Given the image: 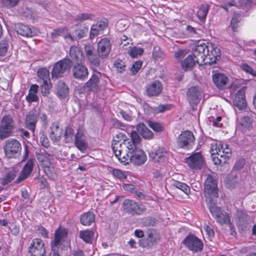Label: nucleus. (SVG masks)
Returning a JSON list of instances; mask_svg holds the SVG:
<instances>
[{
  "mask_svg": "<svg viewBox=\"0 0 256 256\" xmlns=\"http://www.w3.org/2000/svg\"><path fill=\"white\" fill-rule=\"evenodd\" d=\"M204 231L206 232L209 238H212L214 236V233L212 227L206 224L204 227Z\"/></svg>",
  "mask_w": 256,
  "mask_h": 256,
  "instance_id": "55",
  "label": "nucleus"
},
{
  "mask_svg": "<svg viewBox=\"0 0 256 256\" xmlns=\"http://www.w3.org/2000/svg\"><path fill=\"white\" fill-rule=\"evenodd\" d=\"M9 42L8 40L4 39L0 42V56H4L8 52Z\"/></svg>",
  "mask_w": 256,
  "mask_h": 256,
  "instance_id": "42",
  "label": "nucleus"
},
{
  "mask_svg": "<svg viewBox=\"0 0 256 256\" xmlns=\"http://www.w3.org/2000/svg\"><path fill=\"white\" fill-rule=\"evenodd\" d=\"M123 188L125 190L131 192L134 191L135 188V186L134 185L132 184H124Z\"/></svg>",
  "mask_w": 256,
  "mask_h": 256,
  "instance_id": "61",
  "label": "nucleus"
},
{
  "mask_svg": "<svg viewBox=\"0 0 256 256\" xmlns=\"http://www.w3.org/2000/svg\"><path fill=\"white\" fill-rule=\"evenodd\" d=\"M185 162L192 169L200 170L202 168L204 160L200 152H196L186 158Z\"/></svg>",
  "mask_w": 256,
  "mask_h": 256,
  "instance_id": "16",
  "label": "nucleus"
},
{
  "mask_svg": "<svg viewBox=\"0 0 256 256\" xmlns=\"http://www.w3.org/2000/svg\"><path fill=\"white\" fill-rule=\"evenodd\" d=\"M184 244L188 248L194 252H201L203 248L202 242L197 237L188 236L184 240Z\"/></svg>",
  "mask_w": 256,
  "mask_h": 256,
  "instance_id": "13",
  "label": "nucleus"
},
{
  "mask_svg": "<svg viewBox=\"0 0 256 256\" xmlns=\"http://www.w3.org/2000/svg\"><path fill=\"white\" fill-rule=\"evenodd\" d=\"M144 52V50L139 47H129L128 53L132 58H136L138 56H141Z\"/></svg>",
  "mask_w": 256,
  "mask_h": 256,
  "instance_id": "40",
  "label": "nucleus"
},
{
  "mask_svg": "<svg viewBox=\"0 0 256 256\" xmlns=\"http://www.w3.org/2000/svg\"><path fill=\"white\" fill-rule=\"evenodd\" d=\"M74 130L70 127H67L65 129L64 136L66 142H68L72 139Z\"/></svg>",
  "mask_w": 256,
  "mask_h": 256,
  "instance_id": "48",
  "label": "nucleus"
},
{
  "mask_svg": "<svg viewBox=\"0 0 256 256\" xmlns=\"http://www.w3.org/2000/svg\"><path fill=\"white\" fill-rule=\"evenodd\" d=\"M172 186L176 188L181 190L187 195H188L190 192V187L184 182L174 180L172 183Z\"/></svg>",
  "mask_w": 256,
  "mask_h": 256,
  "instance_id": "38",
  "label": "nucleus"
},
{
  "mask_svg": "<svg viewBox=\"0 0 256 256\" xmlns=\"http://www.w3.org/2000/svg\"><path fill=\"white\" fill-rule=\"evenodd\" d=\"M29 252L32 256H44L46 248L44 242L40 238L33 239L29 247Z\"/></svg>",
  "mask_w": 256,
  "mask_h": 256,
  "instance_id": "14",
  "label": "nucleus"
},
{
  "mask_svg": "<svg viewBox=\"0 0 256 256\" xmlns=\"http://www.w3.org/2000/svg\"><path fill=\"white\" fill-rule=\"evenodd\" d=\"M220 56V50L215 44L200 43L196 46L193 54H189L181 62V65L186 70L191 69L196 63L199 65L214 64Z\"/></svg>",
  "mask_w": 256,
  "mask_h": 256,
  "instance_id": "2",
  "label": "nucleus"
},
{
  "mask_svg": "<svg viewBox=\"0 0 256 256\" xmlns=\"http://www.w3.org/2000/svg\"><path fill=\"white\" fill-rule=\"evenodd\" d=\"M124 209L127 212L133 214H140L146 210L145 206L142 204H138L132 200H125L122 204Z\"/></svg>",
  "mask_w": 256,
  "mask_h": 256,
  "instance_id": "11",
  "label": "nucleus"
},
{
  "mask_svg": "<svg viewBox=\"0 0 256 256\" xmlns=\"http://www.w3.org/2000/svg\"><path fill=\"white\" fill-rule=\"evenodd\" d=\"M87 58L89 62L94 66L97 67L100 65V60L94 53L88 56Z\"/></svg>",
  "mask_w": 256,
  "mask_h": 256,
  "instance_id": "46",
  "label": "nucleus"
},
{
  "mask_svg": "<svg viewBox=\"0 0 256 256\" xmlns=\"http://www.w3.org/2000/svg\"><path fill=\"white\" fill-rule=\"evenodd\" d=\"M38 232L45 238L48 237V232L44 227H40L38 230Z\"/></svg>",
  "mask_w": 256,
  "mask_h": 256,
  "instance_id": "64",
  "label": "nucleus"
},
{
  "mask_svg": "<svg viewBox=\"0 0 256 256\" xmlns=\"http://www.w3.org/2000/svg\"><path fill=\"white\" fill-rule=\"evenodd\" d=\"M40 142L44 148H48L49 146L48 138L44 134L40 136Z\"/></svg>",
  "mask_w": 256,
  "mask_h": 256,
  "instance_id": "57",
  "label": "nucleus"
},
{
  "mask_svg": "<svg viewBox=\"0 0 256 256\" xmlns=\"http://www.w3.org/2000/svg\"><path fill=\"white\" fill-rule=\"evenodd\" d=\"M37 74L42 82V92L44 95H46L50 88V72L46 68H40L38 70Z\"/></svg>",
  "mask_w": 256,
  "mask_h": 256,
  "instance_id": "15",
  "label": "nucleus"
},
{
  "mask_svg": "<svg viewBox=\"0 0 256 256\" xmlns=\"http://www.w3.org/2000/svg\"><path fill=\"white\" fill-rule=\"evenodd\" d=\"M58 96L62 98H66L69 94V89L67 86L62 81H59L56 88Z\"/></svg>",
  "mask_w": 256,
  "mask_h": 256,
  "instance_id": "31",
  "label": "nucleus"
},
{
  "mask_svg": "<svg viewBox=\"0 0 256 256\" xmlns=\"http://www.w3.org/2000/svg\"><path fill=\"white\" fill-rule=\"evenodd\" d=\"M37 158L46 174L50 178L54 179L56 174L52 166V156L44 150L37 154Z\"/></svg>",
  "mask_w": 256,
  "mask_h": 256,
  "instance_id": "5",
  "label": "nucleus"
},
{
  "mask_svg": "<svg viewBox=\"0 0 256 256\" xmlns=\"http://www.w3.org/2000/svg\"><path fill=\"white\" fill-rule=\"evenodd\" d=\"M14 128V121L10 116H4L0 126V136L2 138L10 136Z\"/></svg>",
  "mask_w": 256,
  "mask_h": 256,
  "instance_id": "9",
  "label": "nucleus"
},
{
  "mask_svg": "<svg viewBox=\"0 0 256 256\" xmlns=\"http://www.w3.org/2000/svg\"><path fill=\"white\" fill-rule=\"evenodd\" d=\"M162 84L158 80H154L147 84L146 87V90L148 96H156L162 91Z\"/></svg>",
  "mask_w": 256,
  "mask_h": 256,
  "instance_id": "22",
  "label": "nucleus"
},
{
  "mask_svg": "<svg viewBox=\"0 0 256 256\" xmlns=\"http://www.w3.org/2000/svg\"><path fill=\"white\" fill-rule=\"evenodd\" d=\"M122 134H118L114 138L112 146L115 156L124 164L129 162L136 165H141L145 162L147 158L144 152L140 148L141 138L135 131L130 134V138H125Z\"/></svg>",
  "mask_w": 256,
  "mask_h": 256,
  "instance_id": "1",
  "label": "nucleus"
},
{
  "mask_svg": "<svg viewBox=\"0 0 256 256\" xmlns=\"http://www.w3.org/2000/svg\"><path fill=\"white\" fill-rule=\"evenodd\" d=\"M202 94V90L198 86H192L190 88L186 94L190 103L196 104L198 102Z\"/></svg>",
  "mask_w": 256,
  "mask_h": 256,
  "instance_id": "24",
  "label": "nucleus"
},
{
  "mask_svg": "<svg viewBox=\"0 0 256 256\" xmlns=\"http://www.w3.org/2000/svg\"><path fill=\"white\" fill-rule=\"evenodd\" d=\"M74 145L82 152H84L88 147V143L84 135V130L79 128L74 136Z\"/></svg>",
  "mask_w": 256,
  "mask_h": 256,
  "instance_id": "18",
  "label": "nucleus"
},
{
  "mask_svg": "<svg viewBox=\"0 0 256 256\" xmlns=\"http://www.w3.org/2000/svg\"><path fill=\"white\" fill-rule=\"evenodd\" d=\"M186 54V52L185 50H178L177 52H176L174 56L178 60H180Z\"/></svg>",
  "mask_w": 256,
  "mask_h": 256,
  "instance_id": "56",
  "label": "nucleus"
},
{
  "mask_svg": "<svg viewBox=\"0 0 256 256\" xmlns=\"http://www.w3.org/2000/svg\"><path fill=\"white\" fill-rule=\"evenodd\" d=\"M120 113L122 118L130 122L132 120V117L130 114L126 113L124 111H122Z\"/></svg>",
  "mask_w": 256,
  "mask_h": 256,
  "instance_id": "63",
  "label": "nucleus"
},
{
  "mask_svg": "<svg viewBox=\"0 0 256 256\" xmlns=\"http://www.w3.org/2000/svg\"><path fill=\"white\" fill-rule=\"evenodd\" d=\"M19 1L20 0H2V4L8 8L14 7Z\"/></svg>",
  "mask_w": 256,
  "mask_h": 256,
  "instance_id": "54",
  "label": "nucleus"
},
{
  "mask_svg": "<svg viewBox=\"0 0 256 256\" xmlns=\"http://www.w3.org/2000/svg\"><path fill=\"white\" fill-rule=\"evenodd\" d=\"M137 129L138 132L144 138H152L154 136L153 132L144 124H139Z\"/></svg>",
  "mask_w": 256,
  "mask_h": 256,
  "instance_id": "35",
  "label": "nucleus"
},
{
  "mask_svg": "<svg viewBox=\"0 0 256 256\" xmlns=\"http://www.w3.org/2000/svg\"><path fill=\"white\" fill-rule=\"evenodd\" d=\"M79 236L86 242L90 243L94 238V232L90 230H81L80 232Z\"/></svg>",
  "mask_w": 256,
  "mask_h": 256,
  "instance_id": "37",
  "label": "nucleus"
},
{
  "mask_svg": "<svg viewBox=\"0 0 256 256\" xmlns=\"http://www.w3.org/2000/svg\"><path fill=\"white\" fill-rule=\"evenodd\" d=\"M234 104L240 109H244L246 106L245 100V90L244 88L238 90L233 98Z\"/></svg>",
  "mask_w": 256,
  "mask_h": 256,
  "instance_id": "25",
  "label": "nucleus"
},
{
  "mask_svg": "<svg viewBox=\"0 0 256 256\" xmlns=\"http://www.w3.org/2000/svg\"><path fill=\"white\" fill-rule=\"evenodd\" d=\"M71 66V60L69 58H64L57 62L54 66L52 72V78H58L64 76L66 71Z\"/></svg>",
  "mask_w": 256,
  "mask_h": 256,
  "instance_id": "10",
  "label": "nucleus"
},
{
  "mask_svg": "<svg viewBox=\"0 0 256 256\" xmlns=\"http://www.w3.org/2000/svg\"><path fill=\"white\" fill-rule=\"evenodd\" d=\"M240 21V17H232V18L231 20V27L234 32L237 31V28L238 26Z\"/></svg>",
  "mask_w": 256,
  "mask_h": 256,
  "instance_id": "51",
  "label": "nucleus"
},
{
  "mask_svg": "<svg viewBox=\"0 0 256 256\" xmlns=\"http://www.w3.org/2000/svg\"><path fill=\"white\" fill-rule=\"evenodd\" d=\"M68 232L64 228H59L54 234V240L52 244V250L53 256H60L58 249L63 246H68L67 240Z\"/></svg>",
  "mask_w": 256,
  "mask_h": 256,
  "instance_id": "4",
  "label": "nucleus"
},
{
  "mask_svg": "<svg viewBox=\"0 0 256 256\" xmlns=\"http://www.w3.org/2000/svg\"><path fill=\"white\" fill-rule=\"evenodd\" d=\"M14 179V177L12 174H8L4 178L2 184L4 185L7 184Z\"/></svg>",
  "mask_w": 256,
  "mask_h": 256,
  "instance_id": "58",
  "label": "nucleus"
},
{
  "mask_svg": "<svg viewBox=\"0 0 256 256\" xmlns=\"http://www.w3.org/2000/svg\"><path fill=\"white\" fill-rule=\"evenodd\" d=\"M34 166V162L32 160H30L26 163L23 168L18 178L17 179L18 182L26 179L30 174Z\"/></svg>",
  "mask_w": 256,
  "mask_h": 256,
  "instance_id": "27",
  "label": "nucleus"
},
{
  "mask_svg": "<svg viewBox=\"0 0 256 256\" xmlns=\"http://www.w3.org/2000/svg\"><path fill=\"white\" fill-rule=\"evenodd\" d=\"M95 219L94 214L91 212H86L81 216L80 222L84 226H90Z\"/></svg>",
  "mask_w": 256,
  "mask_h": 256,
  "instance_id": "36",
  "label": "nucleus"
},
{
  "mask_svg": "<svg viewBox=\"0 0 256 256\" xmlns=\"http://www.w3.org/2000/svg\"><path fill=\"white\" fill-rule=\"evenodd\" d=\"M160 236L154 230H150L147 232L145 240H141L140 246L142 247L152 246L160 240Z\"/></svg>",
  "mask_w": 256,
  "mask_h": 256,
  "instance_id": "19",
  "label": "nucleus"
},
{
  "mask_svg": "<svg viewBox=\"0 0 256 256\" xmlns=\"http://www.w3.org/2000/svg\"><path fill=\"white\" fill-rule=\"evenodd\" d=\"M38 118L40 120L43 125H47V116L46 113L39 108L30 111L26 116L25 120L26 128L32 132H34Z\"/></svg>",
  "mask_w": 256,
  "mask_h": 256,
  "instance_id": "3",
  "label": "nucleus"
},
{
  "mask_svg": "<svg viewBox=\"0 0 256 256\" xmlns=\"http://www.w3.org/2000/svg\"><path fill=\"white\" fill-rule=\"evenodd\" d=\"M72 74L75 78L79 80H84L88 77V72L86 66L78 64L74 66Z\"/></svg>",
  "mask_w": 256,
  "mask_h": 256,
  "instance_id": "23",
  "label": "nucleus"
},
{
  "mask_svg": "<svg viewBox=\"0 0 256 256\" xmlns=\"http://www.w3.org/2000/svg\"><path fill=\"white\" fill-rule=\"evenodd\" d=\"M108 20L104 18L98 20L96 24L92 25L90 32V36L92 38L98 34H101L102 32L108 27Z\"/></svg>",
  "mask_w": 256,
  "mask_h": 256,
  "instance_id": "21",
  "label": "nucleus"
},
{
  "mask_svg": "<svg viewBox=\"0 0 256 256\" xmlns=\"http://www.w3.org/2000/svg\"><path fill=\"white\" fill-rule=\"evenodd\" d=\"M112 124L114 127L123 130L124 128V126L117 120H112Z\"/></svg>",
  "mask_w": 256,
  "mask_h": 256,
  "instance_id": "60",
  "label": "nucleus"
},
{
  "mask_svg": "<svg viewBox=\"0 0 256 256\" xmlns=\"http://www.w3.org/2000/svg\"><path fill=\"white\" fill-rule=\"evenodd\" d=\"M204 194L208 198H216L218 196L217 180L214 174H208L204 182Z\"/></svg>",
  "mask_w": 256,
  "mask_h": 256,
  "instance_id": "6",
  "label": "nucleus"
},
{
  "mask_svg": "<svg viewBox=\"0 0 256 256\" xmlns=\"http://www.w3.org/2000/svg\"><path fill=\"white\" fill-rule=\"evenodd\" d=\"M38 86L36 84L32 85L28 92V95L26 97L27 101L29 102H32L37 101L38 96H37Z\"/></svg>",
  "mask_w": 256,
  "mask_h": 256,
  "instance_id": "34",
  "label": "nucleus"
},
{
  "mask_svg": "<svg viewBox=\"0 0 256 256\" xmlns=\"http://www.w3.org/2000/svg\"><path fill=\"white\" fill-rule=\"evenodd\" d=\"M50 128V136L51 140L56 142L60 141L62 134V130L59 127L58 123L53 122Z\"/></svg>",
  "mask_w": 256,
  "mask_h": 256,
  "instance_id": "26",
  "label": "nucleus"
},
{
  "mask_svg": "<svg viewBox=\"0 0 256 256\" xmlns=\"http://www.w3.org/2000/svg\"><path fill=\"white\" fill-rule=\"evenodd\" d=\"M102 76V74L99 72H94L90 80L85 84V87L90 90H97L100 87Z\"/></svg>",
  "mask_w": 256,
  "mask_h": 256,
  "instance_id": "20",
  "label": "nucleus"
},
{
  "mask_svg": "<svg viewBox=\"0 0 256 256\" xmlns=\"http://www.w3.org/2000/svg\"><path fill=\"white\" fill-rule=\"evenodd\" d=\"M70 54L74 62L79 63L83 61L84 57L80 48L75 46H72L70 50Z\"/></svg>",
  "mask_w": 256,
  "mask_h": 256,
  "instance_id": "29",
  "label": "nucleus"
},
{
  "mask_svg": "<svg viewBox=\"0 0 256 256\" xmlns=\"http://www.w3.org/2000/svg\"><path fill=\"white\" fill-rule=\"evenodd\" d=\"M168 154V150L163 147H159L155 152L150 153V156L155 162H160L161 159Z\"/></svg>",
  "mask_w": 256,
  "mask_h": 256,
  "instance_id": "33",
  "label": "nucleus"
},
{
  "mask_svg": "<svg viewBox=\"0 0 256 256\" xmlns=\"http://www.w3.org/2000/svg\"><path fill=\"white\" fill-rule=\"evenodd\" d=\"M240 68L246 73L250 74L254 77H256V70L253 69L248 64L246 63L242 64Z\"/></svg>",
  "mask_w": 256,
  "mask_h": 256,
  "instance_id": "44",
  "label": "nucleus"
},
{
  "mask_svg": "<svg viewBox=\"0 0 256 256\" xmlns=\"http://www.w3.org/2000/svg\"><path fill=\"white\" fill-rule=\"evenodd\" d=\"M208 11V7L207 4H202L198 12V16H206Z\"/></svg>",
  "mask_w": 256,
  "mask_h": 256,
  "instance_id": "53",
  "label": "nucleus"
},
{
  "mask_svg": "<svg viewBox=\"0 0 256 256\" xmlns=\"http://www.w3.org/2000/svg\"><path fill=\"white\" fill-rule=\"evenodd\" d=\"M14 28L18 34L23 36L32 37L34 35L30 28L22 24H15Z\"/></svg>",
  "mask_w": 256,
  "mask_h": 256,
  "instance_id": "28",
  "label": "nucleus"
},
{
  "mask_svg": "<svg viewBox=\"0 0 256 256\" xmlns=\"http://www.w3.org/2000/svg\"><path fill=\"white\" fill-rule=\"evenodd\" d=\"M4 152L8 158H14L21 152L22 146L20 142L16 139L10 138L6 141Z\"/></svg>",
  "mask_w": 256,
  "mask_h": 256,
  "instance_id": "7",
  "label": "nucleus"
},
{
  "mask_svg": "<svg viewBox=\"0 0 256 256\" xmlns=\"http://www.w3.org/2000/svg\"><path fill=\"white\" fill-rule=\"evenodd\" d=\"M10 230L12 234L16 236L19 233V228L15 225H11L10 227Z\"/></svg>",
  "mask_w": 256,
  "mask_h": 256,
  "instance_id": "62",
  "label": "nucleus"
},
{
  "mask_svg": "<svg viewBox=\"0 0 256 256\" xmlns=\"http://www.w3.org/2000/svg\"><path fill=\"white\" fill-rule=\"evenodd\" d=\"M218 218L221 220L220 222H216L220 224H228L230 220L229 216L224 211L218 215Z\"/></svg>",
  "mask_w": 256,
  "mask_h": 256,
  "instance_id": "47",
  "label": "nucleus"
},
{
  "mask_svg": "<svg viewBox=\"0 0 256 256\" xmlns=\"http://www.w3.org/2000/svg\"><path fill=\"white\" fill-rule=\"evenodd\" d=\"M148 125L150 128L156 132H160L164 130V126L158 122L148 121Z\"/></svg>",
  "mask_w": 256,
  "mask_h": 256,
  "instance_id": "41",
  "label": "nucleus"
},
{
  "mask_svg": "<svg viewBox=\"0 0 256 256\" xmlns=\"http://www.w3.org/2000/svg\"><path fill=\"white\" fill-rule=\"evenodd\" d=\"M194 137L190 131L182 132L178 138V146L184 149H190L194 144Z\"/></svg>",
  "mask_w": 256,
  "mask_h": 256,
  "instance_id": "12",
  "label": "nucleus"
},
{
  "mask_svg": "<svg viewBox=\"0 0 256 256\" xmlns=\"http://www.w3.org/2000/svg\"><path fill=\"white\" fill-rule=\"evenodd\" d=\"M142 66V62L139 60L136 62L130 68V72L132 74H136L140 70Z\"/></svg>",
  "mask_w": 256,
  "mask_h": 256,
  "instance_id": "52",
  "label": "nucleus"
},
{
  "mask_svg": "<svg viewBox=\"0 0 256 256\" xmlns=\"http://www.w3.org/2000/svg\"><path fill=\"white\" fill-rule=\"evenodd\" d=\"M94 48L92 45L90 44H86L84 46V50L86 55V56L90 54H94Z\"/></svg>",
  "mask_w": 256,
  "mask_h": 256,
  "instance_id": "59",
  "label": "nucleus"
},
{
  "mask_svg": "<svg viewBox=\"0 0 256 256\" xmlns=\"http://www.w3.org/2000/svg\"><path fill=\"white\" fill-rule=\"evenodd\" d=\"M112 172L115 178L120 180L126 179L128 176L126 172H123L119 169H114Z\"/></svg>",
  "mask_w": 256,
  "mask_h": 256,
  "instance_id": "43",
  "label": "nucleus"
},
{
  "mask_svg": "<svg viewBox=\"0 0 256 256\" xmlns=\"http://www.w3.org/2000/svg\"><path fill=\"white\" fill-rule=\"evenodd\" d=\"M228 78L224 74L216 73L212 76V81L215 85L219 88H222L226 86Z\"/></svg>",
  "mask_w": 256,
  "mask_h": 256,
  "instance_id": "30",
  "label": "nucleus"
},
{
  "mask_svg": "<svg viewBox=\"0 0 256 256\" xmlns=\"http://www.w3.org/2000/svg\"><path fill=\"white\" fill-rule=\"evenodd\" d=\"M114 66L117 68L120 72H122L125 70V64L124 62L121 60H116L114 62Z\"/></svg>",
  "mask_w": 256,
  "mask_h": 256,
  "instance_id": "49",
  "label": "nucleus"
},
{
  "mask_svg": "<svg viewBox=\"0 0 256 256\" xmlns=\"http://www.w3.org/2000/svg\"><path fill=\"white\" fill-rule=\"evenodd\" d=\"M18 14L24 16H30L33 14V12L31 8L26 6H23L18 9Z\"/></svg>",
  "mask_w": 256,
  "mask_h": 256,
  "instance_id": "45",
  "label": "nucleus"
},
{
  "mask_svg": "<svg viewBox=\"0 0 256 256\" xmlns=\"http://www.w3.org/2000/svg\"><path fill=\"white\" fill-rule=\"evenodd\" d=\"M240 125L244 128H248L252 124V120L249 116H244L241 118Z\"/></svg>",
  "mask_w": 256,
  "mask_h": 256,
  "instance_id": "50",
  "label": "nucleus"
},
{
  "mask_svg": "<svg viewBox=\"0 0 256 256\" xmlns=\"http://www.w3.org/2000/svg\"><path fill=\"white\" fill-rule=\"evenodd\" d=\"M173 106L171 104H160L152 108V111L154 114L164 112L171 110Z\"/></svg>",
  "mask_w": 256,
  "mask_h": 256,
  "instance_id": "39",
  "label": "nucleus"
},
{
  "mask_svg": "<svg viewBox=\"0 0 256 256\" xmlns=\"http://www.w3.org/2000/svg\"><path fill=\"white\" fill-rule=\"evenodd\" d=\"M213 198H208L207 200H208L209 205V210L212 215L214 218L216 222H220L221 220L218 219V215L220 214L224 210H222L220 207H218L216 206V204L213 202L212 201Z\"/></svg>",
  "mask_w": 256,
  "mask_h": 256,
  "instance_id": "32",
  "label": "nucleus"
},
{
  "mask_svg": "<svg viewBox=\"0 0 256 256\" xmlns=\"http://www.w3.org/2000/svg\"><path fill=\"white\" fill-rule=\"evenodd\" d=\"M210 152L212 156H218L221 158L227 159L231 156V150L227 144L224 148L220 142L213 141L210 144Z\"/></svg>",
  "mask_w": 256,
  "mask_h": 256,
  "instance_id": "8",
  "label": "nucleus"
},
{
  "mask_svg": "<svg viewBox=\"0 0 256 256\" xmlns=\"http://www.w3.org/2000/svg\"><path fill=\"white\" fill-rule=\"evenodd\" d=\"M112 45L108 38L101 39L98 43V52L102 58H106L111 50Z\"/></svg>",
  "mask_w": 256,
  "mask_h": 256,
  "instance_id": "17",
  "label": "nucleus"
}]
</instances>
